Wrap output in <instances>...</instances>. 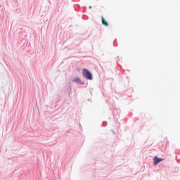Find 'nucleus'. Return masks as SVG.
<instances>
[{
    "label": "nucleus",
    "mask_w": 180,
    "mask_h": 180,
    "mask_svg": "<svg viewBox=\"0 0 180 180\" xmlns=\"http://www.w3.org/2000/svg\"><path fill=\"white\" fill-rule=\"evenodd\" d=\"M83 76L89 80H92L93 79L92 73H91V72H89V70H88L87 69H84Z\"/></svg>",
    "instance_id": "f257e3e1"
},
{
    "label": "nucleus",
    "mask_w": 180,
    "mask_h": 180,
    "mask_svg": "<svg viewBox=\"0 0 180 180\" xmlns=\"http://www.w3.org/2000/svg\"><path fill=\"white\" fill-rule=\"evenodd\" d=\"M162 161H164L163 158H158V156H155L153 164L154 165H158Z\"/></svg>",
    "instance_id": "f03ea898"
},
{
    "label": "nucleus",
    "mask_w": 180,
    "mask_h": 180,
    "mask_svg": "<svg viewBox=\"0 0 180 180\" xmlns=\"http://www.w3.org/2000/svg\"><path fill=\"white\" fill-rule=\"evenodd\" d=\"M101 21L103 25H105L106 27L109 25V22H108V21H106V20L103 16L101 17Z\"/></svg>",
    "instance_id": "7ed1b4c3"
},
{
    "label": "nucleus",
    "mask_w": 180,
    "mask_h": 180,
    "mask_svg": "<svg viewBox=\"0 0 180 180\" xmlns=\"http://www.w3.org/2000/svg\"><path fill=\"white\" fill-rule=\"evenodd\" d=\"M89 8H90V9H91V8H92V7H91V6H89Z\"/></svg>",
    "instance_id": "20e7f679"
},
{
    "label": "nucleus",
    "mask_w": 180,
    "mask_h": 180,
    "mask_svg": "<svg viewBox=\"0 0 180 180\" xmlns=\"http://www.w3.org/2000/svg\"><path fill=\"white\" fill-rule=\"evenodd\" d=\"M77 80L79 81V79H77Z\"/></svg>",
    "instance_id": "39448f33"
}]
</instances>
